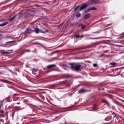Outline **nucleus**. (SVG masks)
Masks as SVG:
<instances>
[{
    "instance_id": "33",
    "label": "nucleus",
    "mask_w": 124,
    "mask_h": 124,
    "mask_svg": "<svg viewBox=\"0 0 124 124\" xmlns=\"http://www.w3.org/2000/svg\"><path fill=\"white\" fill-rule=\"evenodd\" d=\"M91 39H94V38H91Z\"/></svg>"
},
{
    "instance_id": "21",
    "label": "nucleus",
    "mask_w": 124,
    "mask_h": 124,
    "mask_svg": "<svg viewBox=\"0 0 124 124\" xmlns=\"http://www.w3.org/2000/svg\"><path fill=\"white\" fill-rule=\"evenodd\" d=\"M110 65H116V63L114 62H111L110 63Z\"/></svg>"
},
{
    "instance_id": "16",
    "label": "nucleus",
    "mask_w": 124,
    "mask_h": 124,
    "mask_svg": "<svg viewBox=\"0 0 124 124\" xmlns=\"http://www.w3.org/2000/svg\"><path fill=\"white\" fill-rule=\"evenodd\" d=\"M48 31V30H46L44 31L40 30V32L43 33H45L46 32H47Z\"/></svg>"
},
{
    "instance_id": "36",
    "label": "nucleus",
    "mask_w": 124,
    "mask_h": 124,
    "mask_svg": "<svg viewBox=\"0 0 124 124\" xmlns=\"http://www.w3.org/2000/svg\"><path fill=\"white\" fill-rule=\"evenodd\" d=\"M105 47V46H103V47H103H103Z\"/></svg>"
},
{
    "instance_id": "39",
    "label": "nucleus",
    "mask_w": 124,
    "mask_h": 124,
    "mask_svg": "<svg viewBox=\"0 0 124 124\" xmlns=\"http://www.w3.org/2000/svg\"><path fill=\"white\" fill-rule=\"evenodd\" d=\"M99 89V90H100V89Z\"/></svg>"
},
{
    "instance_id": "12",
    "label": "nucleus",
    "mask_w": 124,
    "mask_h": 124,
    "mask_svg": "<svg viewBox=\"0 0 124 124\" xmlns=\"http://www.w3.org/2000/svg\"><path fill=\"white\" fill-rule=\"evenodd\" d=\"M0 81L2 82H3L6 83H9V81L3 79H0Z\"/></svg>"
},
{
    "instance_id": "9",
    "label": "nucleus",
    "mask_w": 124,
    "mask_h": 124,
    "mask_svg": "<svg viewBox=\"0 0 124 124\" xmlns=\"http://www.w3.org/2000/svg\"><path fill=\"white\" fill-rule=\"evenodd\" d=\"M91 16L90 14H88L84 16V18L85 19H86L89 18Z\"/></svg>"
},
{
    "instance_id": "7",
    "label": "nucleus",
    "mask_w": 124,
    "mask_h": 124,
    "mask_svg": "<svg viewBox=\"0 0 124 124\" xmlns=\"http://www.w3.org/2000/svg\"><path fill=\"white\" fill-rule=\"evenodd\" d=\"M102 102L105 103V104L109 108H111L109 103L106 101L103 100L102 101Z\"/></svg>"
},
{
    "instance_id": "26",
    "label": "nucleus",
    "mask_w": 124,
    "mask_h": 124,
    "mask_svg": "<svg viewBox=\"0 0 124 124\" xmlns=\"http://www.w3.org/2000/svg\"><path fill=\"white\" fill-rule=\"evenodd\" d=\"M19 95L18 94H14L13 95L14 96H18Z\"/></svg>"
},
{
    "instance_id": "24",
    "label": "nucleus",
    "mask_w": 124,
    "mask_h": 124,
    "mask_svg": "<svg viewBox=\"0 0 124 124\" xmlns=\"http://www.w3.org/2000/svg\"><path fill=\"white\" fill-rule=\"evenodd\" d=\"M97 64H93V66L94 67H97Z\"/></svg>"
},
{
    "instance_id": "27",
    "label": "nucleus",
    "mask_w": 124,
    "mask_h": 124,
    "mask_svg": "<svg viewBox=\"0 0 124 124\" xmlns=\"http://www.w3.org/2000/svg\"><path fill=\"white\" fill-rule=\"evenodd\" d=\"M4 113V110H1V113Z\"/></svg>"
},
{
    "instance_id": "2",
    "label": "nucleus",
    "mask_w": 124,
    "mask_h": 124,
    "mask_svg": "<svg viewBox=\"0 0 124 124\" xmlns=\"http://www.w3.org/2000/svg\"><path fill=\"white\" fill-rule=\"evenodd\" d=\"M101 3V1L99 0H92L91 1V4H98Z\"/></svg>"
},
{
    "instance_id": "34",
    "label": "nucleus",
    "mask_w": 124,
    "mask_h": 124,
    "mask_svg": "<svg viewBox=\"0 0 124 124\" xmlns=\"http://www.w3.org/2000/svg\"><path fill=\"white\" fill-rule=\"evenodd\" d=\"M102 90H104V88H102Z\"/></svg>"
},
{
    "instance_id": "30",
    "label": "nucleus",
    "mask_w": 124,
    "mask_h": 124,
    "mask_svg": "<svg viewBox=\"0 0 124 124\" xmlns=\"http://www.w3.org/2000/svg\"><path fill=\"white\" fill-rule=\"evenodd\" d=\"M27 118V117H24L23 118L24 119H26V118Z\"/></svg>"
},
{
    "instance_id": "38",
    "label": "nucleus",
    "mask_w": 124,
    "mask_h": 124,
    "mask_svg": "<svg viewBox=\"0 0 124 124\" xmlns=\"http://www.w3.org/2000/svg\"><path fill=\"white\" fill-rule=\"evenodd\" d=\"M65 124H66V123L65 122Z\"/></svg>"
},
{
    "instance_id": "28",
    "label": "nucleus",
    "mask_w": 124,
    "mask_h": 124,
    "mask_svg": "<svg viewBox=\"0 0 124 124\" xmlns=\"http://www.w3.org/2000/svg\"><path fill=\"white\" fill-rule=\"evenodd\" d=\"M97 32H98V33H100V32H98V31H96V32H93V34H94V33H97Z\"/></svg>"
},
{
    "instance_id": "5",
    "label": "nucleus",
    "mask_w": 124,
    "mask_h": 124,
    "mask_svg": "<svg viewBox=\"0 0 124 124\" xmlns=\"http://www.w3.org/2000/svg\"><path fill=\"white\" fill-rule=\"evenodd\" d=\"M0 53L1 54H9L10 53L8 51H5L4 50H1L0 51Z\"/></svg>"
},
{
    "instance_id": "8",
    "label": "nucleus",
    "mask_w": 124,
    "mask_h": 124,
    "mask_svg": "<svg viewBox=\"0 0 124 124\" xmlns=\"http://www.w3.org/2000/svg\"><path fill=\"white\" fill-rule=\"evenodd\" d=\"M97 9L96 8H95V7H93L91 8L88 9L87 10L85 11V12H88L89 11L91 10H96Z\"/></svg>"
},
{
    "instance_id": "25",
    "label": "nucleus",
    "mask_w": 124,
    "mask_h": 124,
    "mask_svg": "<svg viewBox=\"0 0 124 124\" xmlns=\"http://www.w3.org/2000/svg\"><path fill=\"white\" fill-rule=\"evenodd\" d=\"M79 7V6H77L76 8H75L74 9V10L75 11H76L78 7Z\"/></svg>"
},
{
    "instance_id": "31",
    "label": "nucleus",
    "mask_w": 124,
    "mask_h": 124,
    "mask_svg": "<svg viewBox=\"0 0 124 124\" xmlns=\"http://www.w3.org/2000/svg\"><path fill=\"white\" fill-rule=\"evenodd\" d=\"M82 25V24L80 23V24H79V26H80L81 25Z\"/></svg>"
},
{
    "instance_id": "19",
    "label": "nucleus",
    "mask_w": 124,
    "mask_h": 124,
    "mask_svg": "<svg viewBox=\"0 0 124 124\" xmlns=\"http://www.w3.org/2000/svg\"><path fill=\"white\" fill-rule=\"evenodd\" d=\"M81 15V14L80 13H78L76 15V17L77 18H78Z\"/></svg>"
},
{
    "instance_id": "15",
    "label": "nucleus",
    "mask_w": 124,
    "mask_h": 124,
    "mask_svg": "<svg viewBox=\"0 0 124 124\" xmlns=\"http://www.w3.org/2000/svg\"><path fill=\"white\" fill-rule=\"evenodd\" d=\"M37 70L35 69H33L32 71V73L33 74H36L35 72H36Z\"/></svg>"
},
{
    "instance_id": "13",
    "label": "nucleus",
    "mask_w": 124,
    "mask_h": 124,
    "mask_svg": "<svg viewBox=\"0 0 124 124\" xmlns=\"http://www.w3.org/2000/svg\"><path fill=\"white\" fill-rule=\"evenodd\" d=\"M30 30L28 28H27L26 29L25 31V33L26 34L30 33Z\"/></svg>"
},
{
    "instance_id": "20",
    "label": "nucleus",
    "mask_w": 124,
    "mask_h": 124,
    "mask_svg": "<svg viewBox=\"0 0 124 124\" xmlns=\"http://www.w3.org/2000/svg\"><path fill=\"white\" fill-rule=\"evenodd\" d=\"M104 85V84L103 83H100L99 85L100 86H101L103 85Z\"/></svg>"
},
{
    "instance_id": "17",
    "label": "nucleus",
    "mask_w": 124,
    "mask_h": 124,
    "mask_svg": "<svg viewBox=\"0 0 124 124\" xmlns=\"http://www.w3.org/2000/svg\"><path fill=\"white\" fill-rule=\"evenodd\" d=\"M15 17L16 16H13V17L11 18L8 19V20L11 21H12L14 20V19L15 18Z\"/></svg>"
},
{
    "instance_id": "11",
    "label": "nucleus",
    "mask_w": 124,
    "mask_h": 124,
    "mask_svg": "<svg viewBox=\"0 0 124 124\" xmlns=\"http://www.w3.org/2000/svg\"><path fill=\"white\" fill-rule=\"evenodd\" d=\"M8 23V22H5L4 23L2 24H0V26L1 27H3L4 26L6 25H7Z\"/></svg>"
},
{
    "instance_id": "10",
    "label": "nucleus",
    "mask_w": 124,
    "mask_h": 124,
    "mask_svg": "<svg viewBox=\"0 0 124 124\" xmlns=\"http://www.w3.org/2000/svg\"><path fill=\"white\" fill-rule=\"evenodd\" d=\"M40 30H39V29L38 28H35L34 30V31L36 33H38L40 32Z\"/></svg>"
},
{
    "instance_id": "29",
    "label": "nucleus",
    "mask_w": 124,
    "mask_h": 124,
    "mask_svg": "<svg viewBox=\"0 0 124 124\" xmlns=\"http://www.w3.org/2000/svg\"><path fill=\"white\" fill-rule=\"evenodd\" d=\"M10 98V96H9L6 99H7V100H8Z\"/></svg>"
},
{
    "instance_id": "14",
    "label": "nucleus",
    "mask_w": 124,
    "mask_h": 124,
    "mask_svg": "<svg viewBox=\"0 0 124 124\" xmlns=\"http://www.w3.org/2000/svg\"><path fill=\"white\" fill-rule=\"evenodd\" d=\"M74 37H75L76 38H82L84 37V36L83 35L81 36L75 35L74 36Z\"/></svg>"
},
{
    "instance_id": "23",
    "label": "nucleus",
    "mask_w": 124,
    "mask_h": 124,
    "mask_svg": "<svg viewBox=\"0 0 124 124\" xmlns=\"http://www.w3.org/2000/svg\"><path fill=\"white\" fill-rule=\"evenodd\" d=\"M14 42V41H10L9 42H7V43H13Z\"/></svg>"
},
{
    "instance_id": "37",
    "label": "nucleus",
    "mask_w": 124,
    "mask_h": 124,
    "mask_svg": "<svg viewBox=\"0 0 124 124\" xmlns=\"http://www.w3.org/2000/svg\"><path fill=\"white\" fill-rule=\"evenodd\" d=\"M23 119H22V120H23Z\"/></svg>"
},
{
    "instance_id": "3",
    "label": "nucleus",
    "mask_w": 124,
    "mask_h": 124,
    "mask_svg": "<svg viewBox=\"0 0 124 124\" xmlns=\"http://www.w3.org/2000/svg\"><path fill=\"white\" fill-rule=\"evenodd\" d=\"M88 91L85 89L83 88L82 89H80L78 92L79 93H85L86 92Z\"/></svg>"
},
{
    "instance_id": "32",
    "label": "nucleus",
    "mask_w": 124,
    "mask_h": 124,
    "mask_svg": "<svg viewBox=\"0 0 124 124\" xmlns=\"http://www.w3.org/2000/svg\"><path fill=\"white\" fill-rule=\"evenodd\" d=\"M16 104H20V103L19 102H18L16 103Z\"/></svg>"
},
{
    "instance_id": "22",
    "label": "nucleus",
    "mask_w": 124,
    "mask_h": 124,
    "mask_svg": "<svg viewBox=\"0 0 124 124\" xmlns=\"http://www.w3.org/2000/svg\"><path fill=\"white\" fill-rule=\"evenodd\" d=\"M85 27L86 26L85 25L81 27V29H83L85 28Z\"/></svg>"
},
{
    "instance_id": "1",
    "label": "nucleus",
    "mask_w": 124,
    "mask_h": 124,
    "mask_svg": "<svg viewBox=\"0 0 124 124\" xmlns=\"http://www.w3.org/2000/svg\"><path fill=\"white\" fill-rule=\"evenodd\" d=\"M70 65L71 68L72 70L77 71L81 70V66L80 64L77 63H73L70 64Z\"/></svg>"
},
{
    "instance_id": "4",
    "label": "nucleus",
    "mask_w": 124,
    "mask_h": 124,
    "mask_svg": "<svg viewBox=\"0 0 124 124\" xmlns=\"http://www.w3.org/2000/svg\"><path fill=\"white\" fill-rule=\"evenodd\" d=\"M55 65L54 64L48 65L46 67V68L47 69H51L55 67Z\"/></svg>"
},
{
    "instance_id": "6",
    "label": "nucleus",
    "mask_w": 124,
    "mask_h": 124,
    "mask_svg": "<svg viewBox=\"0 0 124 124\" xmlns=\"http://www.w3.org/2000/svg\"><path fill=\"white\" fill-rule=\"evenodd\" d=\"M87 6V5L86 4H84L83 5H82V6H81L80 8V10L81 11L85 8Z\"/></svg>"
},
{
    "instance_id": "35",
    "label": "nucleus",
    "mask_w": 124,
    "mask_h": 124,
    "mask_svg": "<svg viewBox=\"0 0 124 124\" xmlns=\"http://www.w3.org/2000/svg\"><path fill=\"white\" fill-rule=\"evenodd\" d=\"M29 115H26V116H29Z\"/></svg>"
},
{
    "instance_id": "18",
    "label": "nucleus",
    "mask_w": 124,
    "mask_h": 124,
    "mask_svg": "<svg viewBox=\"0 0 124 124\" xmlns=\"http://www.w3.org/2000/svg\"><path fill=\"white\" fill-rule=\"evenodd\" d=\"M4 121L3 119H0V124H4Z\"/></svg>"
}]
</instances>
